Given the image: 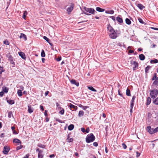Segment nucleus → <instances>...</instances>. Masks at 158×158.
<instances>
[{"instance_id": "nucleus-1", "label": "nucleus", "mask_w": 158, "mask_h": 158, "mask_svg": "<svg viewBox=\"0 0 158 158\" xmlns=\"http://www.w3.org/2000/svg\"><path fill=\"white\" fill-rule=\"evenodd\" d=\"M95 137L93 133L88 134L85 138V141L87 143H89L94 141Z\"/></svg>"}, {"instance_id": "nucleus-2", "label": "nucleus", "mask_w": 158, "mask_h": 158, "mask_svg": "<svg viewBox=\"0 0 158 158\" xmlns=\"http://www.w3.org/2000/svg\"><path fill=\"white\" fill-rule=\"evenodd\" d=\"M158 94V91L157 89H155L153 90H151L150 93L151 97L152 98H155Z\"/></svg>"}, {"instance_id": "nucleus-3", "label": "nucleus", "mask_w": 158, "mask_h": 158, "mask_svg": "<svg viewBox=\"0 0 158 158\" xmlns=\"http://www.w3.org/2000/svg\"><path fill=\"white\" fill-rule=\"evenodd\" d=\"M84 9L85 11L87 12H89L90 13L93 14L96 12L94 9L92 8H87L85 7H84Z\"/></svg>"}, {"instance_id": "nucleus-4", "label": "nucleus", "mask_w": 158, "mask_h": 158, "mask_svg": "<svg viewBox=\"0 0 158 158\" xmlns=\"http://www.w3.org/2000/svg\"><path fill=\"white\" fill-rule=\"evenodd\" d=\"M74 6V4L73 3H71L70 6L67 8V11L69 14L72 11L73 9Z\"/></svg>"}, {"instance_id": "nucleus-5", "label": "nucleus", "mask_w": 158, "mask_h": 158, "mask_svg": "<svg viewBox=\"0 0 158 158\" xmlns=\"http://www.w3.org/2000/svg\"><path fill=\"white\" fill-rule=\"evenodd\" d=\"M10 148L9 146H5L3 148V153L4 154L7 155L10 150Z\"/></svg>"}, {"instance_id": "nucleus-6", "label": "nucleus", "mask_w": 158, "mask_h": 158, "mask_svg": "<svg viewBox=\"0 0 158 158\" xmlns=\"http://www.w3.org/2000/svg\"><path fill=\"white\" fill-rule=\"evenodd\" d=\"M131 64H133V70H135L138 69V64L137 62L135 61H133L132 60H131Z\"/></svg>"}, {"instance_id": "nucleus-7", "label": "nucleus", "mask_w": 158, "mask_h": 158, "mask_svg": "<svg viewBox=\"0 0 158 158\" xmlns=\"http://www.w3.org/2000/svg\"><path fill=\"white\" fill-rule=\"evenodd\" d=\"M110 37L112 39H115L117 37V34L116 32L114 31V32H110L109 35Z\"/></svg>"}, {"instance_id": "nucleus-8", "label": "nucleus", "mask_w": 158, "mask_h": 158, "mask_svg": "<svg viewBox=\"0 0 158 158\" xmlns=\"http://www.w3.org/2000/svg\"><path fill=\"white\" fill-rule=\"evenodd\" d=\"M147 130L150 134L155 133L154 129L153 128H151V127L150 126H148L147 127Z\"/></svg>"}, {"instance_id": "nucleus-9", "label": "nucleus", "mask_w": 158, "mask_h": 158, "mask_svg": "<svg viewBox=\"0 0 158 158\" xmlns=\"http://www.w3.org/2000/svg\"><path fill=\"white\" fill-rule=\"evenodd\" d=\"M19 55L23 59L25 60L26 59V56L25 53L21 52H19Z\"/></svg>"}, {"instance_id": "nucleus-10", "label": "nucleus", "mask_w": 158, "mask_h": 158, "mask_svg": "<svg viewBox=\"0 0 158 158\" xmlns=\"http://www.w3.org/2000/svg\"><path fill=\"white\" fill-rule=\"evenodd\" d=\"M13 142L17 143L18 145L21 144L22 143V142L21 141L17 138H15L13 140Z\"/></svg>"}, {"instance_id": "nucleus-11", "label": "nucleus", "mask_w": 158, "mask_h": 158, "mask_svg": "<svg viewBox=\"0 0 158 158\" xmlns=\"http://www.w3.org/2000/svg\"><path fill=\"white\" fill-rule=\"evenodd\" d=\"M70 82L71 84L76 85L77 86H79V83L76 82L75 80L74 79H72L71 80Z\"/></svg>"}, {"instance_id": "nucleus-12", "label": "nucleus", "mask_w": 158, "mask_h": 158, "mask_svg": "<svg viewBox=\"0 0 158 158\" xmlns=\"http://www.w3.org/2000/svg\"><path fill=\"white\" fill-rule=\"evenodd\" d=\"M70 134H69L67 135V142L69 143L72 142L73 141V138H70Z\"/></svg>"}, {"instance_id": "nucleus-13", "label": "nucleus", "mask_w": 158, "mask_h": 158, "mask_svg": "<svg viewBox=\"0 0 158 158\" xmlns=\"http://www.w3.org/2000/svg\"><path fill=\"white\" fill-rule=\"evenodd\" d=\"M107 29L110 32H114V30L113 28V27L110 25H108L107 27Z\"/></svg>"}, {"instance_id": "nucleus-14", "label": "nucleus", "mask_w": 158, "mask_h": 158, "mask_svg": "<svg viewBox=\"0 0 158 158\" xmlns=\"http://www.w3.org/2000/svg\"><path fill=\"white\" fill-rule=\"evenodd\" d=\"M155 81L153 82L152 85V86H158V77L156 78V79H155Z\"/></svg>"}, {"instance_id": "nucleus-15", "label": "nucleus", "mask_w": 158, "mask_h": 158, "mask_svg": "<svg viewBox=\"0 0 158 158\" xmlns=\"http://www.w3.org/2000/svg\"><path fill=\"white\" fill-rule=\"evenodd\" d=\"M69 107L70 109L73 108L74 110H76L77 109V106H74L71 103H70Z\"/></svg>"}, {"instance_id": "nucleus-16", "label": "nucleus", "mask_w": 158, "mask_h": 158, "mask_svg": "<svg viewBox=\"0 0 158 158\" xmlns=\"http://www.w3.org/2000/svg\"><path fill=\"white\" fill-rule=\"evenodd\" d=\"M43 151L40 150L38 154V158H43L44 156V155L43 154Z\"/></svg>"}, {"instance_id": "nucleus-17", "label": "nucleus", "mask_w": 158, "mask_h": 158, "mask_svg": "<svg viewBox=\"0 0 158 158\" xmlns=\"http://www.w3.org/2000/svg\"><path fill=\"white\" fill-rule=\"evenodd\" d=\"M136 98L135 96H133L132 97V98L131 100V102L130 105L131 106H134V100Z\"/></svg>"}, {"instance_id": "nucleus-18", "label": "nucleus", "mask_w": 158, "mask_h": 158, "mask_svg": "<svg viewBox=\"0 0 158 158\" xmlns=\"http://www.w3.org/2000/svg\"><path fill=\"white\" fill-rule=\"evenodd\" d=\"M116 20L118 21V22L120 23H123V20L122 19L119 17V16H118L116 18Z\"/></svg>"}, {"instance_id": "nucleus-19", "label": "nucleus", "mask_w": 158, "mask_h": 158, "mask_svg": "<svg viewBox=\"0 0 158 158\" xmlns=\"http://www.w3.org/2000/svg\"><path fill=\"white\" fill-rule=\"evenodd\" d=\"M139 59L141 60H144L145 58V56L143 54H141L139 55Z\"/></svg>"}, {"instance_id": "nucleus-20", "label": "nucleus", "mask_w": 158, "mask_h": 158, "mask_svg": "<svg viewBox=\"0 0 158 158\" xmlns=\"http://www.w3.org/2000/svg\"><path fill=\"white\" fill-rule=\"evenodd\" d=\"M96 10L98 11L99 12H102L105 11V10L104 9L101 8L99 7H97L96 8Z\"/></svg>"}, {"instance_id": "nucleus-21", "label": "nucleus", "mask_w": 158, "mask_h": 158, "mask_svg": "<svg viewBox=\"0 0 158 158\" xmlns=\"http://www.w3.org/2000/svg\"><path fill=\"white\" fill-rule=\"evenodd\" d=\"M137 6L141 10H142L145 8V6L141 4H138Z\"/></svg>"}, {"instance_id": "nucleus-22", "label": "nucleus", "mask_w": 158, "mask_h": 158, "mask_svg": "<svg viewBox=\"0 0 158 158\" xmlns=\"http://www.w3.org/2000/svg\"><path fill=\"white\" fill-rule=\"evenodd\" d=\"M19 37L20 38H23L25 40H27L26 35L23 33H21Z\"/></svg>"}, {"instance_id": "nucleus-23", "label": "nucleus", "mask_w": 158, "mask_h": 158, "mask_svg": "<svg viewBox=\"0 0 158 158\" xmlns=\"http://www.w3.org/2000/svg\"><path fill=\"white\" fill-rule=\"evenodd\" d=\"M151 101V98L150 97H148L147 98L146 105L147 106L149 105L150 104Z\"/></svg>"}, {"instance_id": "nucleus-24", "label": "nucleus", "mask_w": 158, "mask_h": 158, "mask_svg": "<svg viewBox=\"0 0 158 158\" xmlns=\"http://www.w3.org/2000/svg\"><path fill=\"white\" fill-rule=\"evenodd\" d=\"M28 111L30 113H31L33 112L32 109H31V106L30 105H28Z\"/></svg>"}, {"instance_id": "nucleus-25", "label": "nucleus", "mask_w": 158, "mask_h": 158, "mask_svg": "<svg viewBox=\"0 0 158 158\" xmlns=\"http://www.w3.org/2000/svg\"><path fill=\"white\" fill-rule=\"evenodd\" d=\"M74 128V125L71 124L69 126V127H68V129L69 131H71Z\"/></svg>"}, {"instance_id": "nucleus-26", "label": "nucleus", "mask_w": 158, "mask_h": 158, "mask_svg": "<svg viewBox=\"0 0 158 158\" xmlns=\"http://www.w3.org/2000/svg\"><path fill=\"white\" fill-rule=\"evenodd\" d=\"M126 94L127 96H131L130 90L128 88L126 90Z\"/></svg>"}, {"instance_id": "nucleus-27", "label": "nucleus", "mask_w": 158, "mask_h": 158, "mask_svg": "<svg viewBox=\"0 0 158 158\" xmlns=\"http://www.w3.org/2000/svg\"><path fill=\"white\" fill-rule=\"evenodd\" d=\"M88 89L94 92H96L97 90L96 89H94L93 87L91 86H88Z\"/></svg>"}, {"instance_id": "nucleus-28", "label": "nucleus", "mask_w": 158, "mask_h": 158, "mask_svg": "<svg viewBox=\"0 0 158 158\" xmlns=\"http://www.w3.org/2000/svg\"><path fill=\"white\" fill-rule=\"evenodd\" d=\"M114 11L113 10H106L105 13L106 14H113L114 13Z\"/></svg>"}, {"instance_id": "nucleus-29", "label": "nucleus", "mask_w": 158, "mask_h": 158, "mask_svg": "<svg viewBox=\"0 0 158 158\" xmlns=\"http://www.w3.org/2000/svg\"><path fill=\"white\" fill-rule=\"evenodd\" d=\"M7 102L10 105H12L15 103L14 101L13 100H7Z\"/></svg>"}, {"instance_id": "nucleus-30", "label": "nucleus", "mask_w": 158, "mask_h": 158, "mask_svg": "<svg viewBox=\"0 0 158 158\" xmlns=\"http://www.w3.org/2000/svg\"><path fill=\"white\" fill-rule=\"evenodd\" d=\"M84 112L82 110L80 111L78 113V116L79 117L82 116L84 115Z\"/></svg>"}, {"instance_id": "nucleus-31", "label": "nucleus", "mask_w": 158, "mask_h": 158, "mask_svg": "<svg viewBox=\"0 0 158 158\" xmlns=\"http://www.w3.org/2000/svg\"><path fill=\"white\" fill-rule=\"evenodd\" d=\"M126 23L128 25H130L131 23V22L130 20L128 18H127L125 19Z\"/></svg>"}, {"instance_id": "nucleus-32", "label": "nucleus", "mask_w": 158, "mask_h": 158, "mask_svg": "<svg viewBox=\"0 0 158 158\" xmlns=\"http://www.w3.org/2000/svg\"><path fill=\"white\" fill-rule=\"evenodd\" d=\"M158 62V60L157 59H155L154 60H150V63L152 64L153 63H156Z\"/></svg>"}, {"instance_id": "nucleus-33", "label": "nucleus", "mask_w": 158, "mask_h": 158, "mask_svg": "<svg viewBox=\"0 0 158 158\" xmlns=\"http://www.w3.org/2000/svg\"><path fill=\"white\" fill-rule=\"evenodd\" d=\"M17 94L19 97H21L22 96V90L19 89L17 91Z\"/></svg>"}, {"instance_id": "nucleus-34", "label": "nucleus", "mask_w": 158, "mask_h": 158, "mask_svg": "<svg viewBox=\"0 0 158 158\" xmlns=\"http://www.w3.org/2000/svg\"><path fill=\"white\" fill-rule=\"evenodd\" d=\"M8 89L5 87V88L3 87L2 88V91H3L4 93H7L8 92Z\"/></svg>"}, {"instance_id": "nucleus-35", "label": "nucleus", "mask_w": 158, "mask_h": 158, "mask_svg": "<svg viewBox=\"0 0 158 158\" xmlns=\"http://www.w3.org/2000/svg\"><path fill=\"white\" fill-rule=\"evenodd\" d=\"M151 68V66L149 65H148L145 68V72L146 73H148V71Z\"/></svg>"}, {"instance_id": "nucleus-36", "label": "nucleus", "mask_w": 158, "mask_h": 158, "mask_svg": "<svg viewBox=\"0 0 158 158\" xmlns=\"http://www.w3.org/2000/svg\"><path fill=\"white\" fill-rule=\"evenodd\" d=\"M153 102L155 105H158V97L154 100Z\"/></svg>"}, {"instance_id": "nucleus-37", "label": "nucleus", "mask_w": 158, "mask_h": 158, "mask_svg": "<svg viewBox=\"0 0 158 158\" xmlns=\"http://www.w3.org/2000/svg\"><path fill=\"white\" fill-rule=\"evenodd\" d=\"M37 146L41 148H44L46 147V145L42 144L40 143H38V144L37 145Z\"/></svg>"}, {"instance_id": "nucleus-38", "label": "nucleus", "mask_w": 158, "mask_h": 158, "mask_svg": "<svg viewBox=\"0 0 158 158\" xmlns=\"http://www.w3.org/2000/svg\"><path fill=\"white\" fill-rule=\"evenodd\" d=\"M7 57H8V60L9 61H10V60H13V58L12 56L11 55H10L9 54L8 55H7Z\"/></svg>"}, {"instance_id": "nucleus-39", "label": "nucleus", "mask_w": 158, "mask_h": 158, "mask_svg": "<svg viewBox=\"0 0 158 158\" xmlns=\"http://www.w3.org/2000/svg\"><path fill=\"white\" fill-rule=\"evenodd\" d=\"M3 43L4 44L6 45H9L10 44V42L7 39L6 40L3 41Z\"/></svg>"}, {"instance_id": "nucleus-40", "label": "nucleus", "mask_w": 158, "mask_h": 158, "mask_svg": "<svg viewBox=\"0 0 158 158\" xmlns=\"http://www.w3.org/2000/svg\"><path fill=\"white\" fill-rule=\"evenodd\" d=\"M27 14V11H26V10L24 11V13H23V19H25V17H26V16Z\"/></svg>"}, {"instance_id": "nucleus-41", "label": "nucleus", "mask_w": 158, "mask_h": 158, "mask_svg": "<svg viewBox=\"0 0 158 158\" xmlns=\"http://www.w3.org/2000/svg\"><path fill=\"white\" fill-rule=\"evenodd\" d=\"M41 56L42 57H44L45 56L44 51L43 50H42L41 52Z\"/></svg>"}, {"instance_id": "nucleus-42", "label": "nucleus", "mask_w": 158, "mask_h": 158, "mask_svg": "<svg viewBox=\"0 0 158 158\" xmlns=\"http://www.w3.org/2000/svg\"><path fill=\"white\" fill-rule=\"evenodd\" d=\"M64 110L63 108H62V110L59 111V113L60 114L63 115L64 114Z\"/></svg>"}, {"instance_id": "nucleus-43", "label": "nucleus", "mask_w": 158, "mask_h": 158, "mask_svg": "<svg viewBox=\"0 0 158 158\" xmlns=\"http://www.w3.org/2000/svg\"><path fill=\"white\" fill-rule=\"evenodd\" d=\"M157 77V74L156 73H155L154 74V76L152 78V80H154L155 79H156Z\"/></svg>"}, {"instance_id": "nucleus-44", "label": "nucleus", "mask_w": 158, "mask_h": 158, "mask_svg": "<svg viewBox=\"0 0 158 158\" xmlns=\"http://www.w3.org/2000/svg\"><path fill=\"white\" fill-rule=\"evenodd\" d=\"M12 116H13L12 113L11 111H10L8 113V117L9 118H10Z\"/></svg>"}, {"instance_id": "nucleus-45", "label": "nucleus", "mask_w": 158, "mask_h": 158, "mask_svg": "<svg viewBox=\"0 0 158 158\" xmlns=\"http://www.w3.org/2000/svg\"><path fill=\"white\" fill-rule=\"evenodd\" d=\"M20 146H17L16 148V150H19L21 149L23 147V146L22 145H21V144H20Z\"/></svg>"}, {"instance_id": "nucleus-46", "label": "nucleus", "mask_w": 158, "mask_h": 158, "mask_svg": "<svg viewBox=\"0 0 158 158\" xmlns=\"http://www.w3.org/2000/svg\"><path fill=\"white\" fill-rule=\"evenodd\" d=\"M138 20H139V22L141 23L144 24V22L143 21V20L140 18H138Z\"/></svg>"}, {"instance_id": "nucleus-47", "label": "nucleus", "mask_w": 158, "mask_h": 158, "mask_svg": "<svg viewBox=\"0 0 158 158\" xmlns=\"http://www.w3.org/2000/svg\"><path fill=\"white\" fill-rule=\"evenodd\" d=\"M43 38L44 40H46L48 43H49V42L50 41L49 39L46 36H44L43 37Z\"/></svg>"}, {"instance_id": "nucleus-48", "label": "nucleus", "mask_w": 158, "mask_h": 158, "mask_svg": "<svg viewBox=\"0 0 158 158\" xmlns=\"http://www.w3.org/2000/svg\"><path fill=\"white\" fill-rule=\"evenodd\" d=\"M133 106H134L130 105V112L131 115L132 114V112H133L132 109H133Z\"/></svg>"}, {"instance_id": "nucleus-49", "label": "nucleus", "mask_w": 158, "mask_h": 158, "mask_svg": "<svg viewBox=\"0 0 158 158\" xmlns=\"http://www.w3.org/2000/svg\"><path fill=\"white\" fill-rule=\"evenodd\" d=\"M122 145L123 148L124 149H126L127 148V146L124 143H123Z\"/></svg>"}, {"instance_id": "nucleus-50", "label": "nucleus", "mask_w": 158, "mask_h": 158, "mask_svg": "<svg viewBox=\"0 0 158 158\" xmlns=\"http://www.w3.org/2000/svg\"><path fill=\"white\" fill-rule=\"evenodd\" d=\"M89 108V107L88 106H83V107L82 108V109L84 110H86L87 108Z\"/></svg>"}, {"instance_id": "nucleus-51", "label": "nucleus", "mask_w": 158, "mask_h": 158, "mask_svg": "<svg viewBox=\"0 0 158 158\" xmlns=\"http://www.w3.org/2000/svg\"><path fill=\"white\" fill-rule=\"evenodd\" d=\"M136 157L138 158L140 155V153L138 152H136Z\"/></svg>"}, {"instance_id": "nucleus-52", "label": "nucleus", "mask_w": 158, "mask_h": 158, "mask_svg": "<svg viewBox=\"0 0 158 158\" xmlns=\"http://www.w3.org/2000/svg\"><path fill=\"white\" fill-rule=\"evenodd\" d=\"M0 71H1L3 72L5 71V70L4 69L3 67L0 66Z\"/></svg>"}, {"instance_id": "nucleus-53", "label": "nucleus", "mask_w": 158, "mask_h": 158, "mask_svg": "<svg viewBox=\"0 0 158 158\" xmlns=\"http://www.w3.org/2000/svg\"><path fill=\"white\" fill-rule=\"evenodd\" d=\"M118 94L121 97L123 98V95L122 94L120 93V90L119 89L118 91Z\"/></svg>"}, {"instance_id": "nucleus-54", "label": "nucleus", "mask_w": 158, "mask_h": 158, "mask_svg": "<svg viewBox=\"0 0 158 158\" xmlns=\"http://www.w3.org/2000/svg\"><path fill=\"white\" fill-rule=\"evenodd\" d=\"M61 60V56L59 57L56 59V60L58 61H60Z\"/></svg>"}, {"instance_id": "nucleus-55", "label": "nucleus", "mask_w": 158, "mask_h": 158, "mask_svg": "<svg viewBox=\"0 0 158 158\" xmlns=\"http://www.w3.org/2000/svg\"><path fill=\"white\" fill-rule=\"evenodd\" d=\"M9 61L10 62V64H12L14 65H15V62H14L13 60H10Z\"/></svg>"}, {"instance_id": "nucleus-56", "label": "nucleus", "mask_w": 158, "mask_h": 158, "mask_svg": "<svg viewBox=\"0 0 158 158\" xmlns=\"http://www.w3.org/2000/svg\"><path fill=\"white\" fill-rule=\"evenodd\" d=\"M93 145L96 147L98 146V143L96 142H94L93 143Z\"/></svg>"}, {"instance_id": "nucleus-57", "label": "nucleus", "mask_w": 158, "mask_h": 158, "mask_svg": "<svg viewBox=\"0 0 158 158\" xmlns=\"http://www.w3.org/2000/svg\"><path fill=\"white\" fill-rule=\"evenodd\" d=\"M156 117H155L156 121L158 122V113L156 114Z\"/></svg>"}, {"instance_id": "nucleus-58", "label": "nucleus", "mask_w": 158, "mask_h": 158, "mask_svg": "<svg viewBox=\"0 0 158 158\" xmlns=\"http://www.w3.org/2000/svg\"><path fill=\"white\" fill-rule=\"evenodd\" d=\"M89 127H88L85 130V132H86L87 133H88L89 132Z\"/></svg>"}, {"instance_id": "nucleus-59", "label": "nucleus", "mask_w": 158, "mask_h": 158, "mask_svg": "<svg viewBox=\"0 0 158 158\" xmlns=\"http://www.w3.org/2000/svg\"><path fill=\"white\" fill-rule=\"evenodd\" d=\"M4 94V92L3 91H1L0 92V96L2 97Z\"/></svg>"}, {"instance_id": "nucleus-60", "label": "nucleus", "mask_w": 158, "mask_h": 158, "mask_svg": "<svg viewBox=\"0 0 158 158\" xmlns=\"http://www.w3.org/2000/svg\"><path fill=\"white\" fill-rule=\"evenodd\" d=\"M56 121H57L60 123H62V121L61 120H60V119H59V118H56Z\"/></svg>"}, {"instance_id": "nucleus-61", "label": "nucleus", "mask_w": 158, "mask_h": 158, "mask_svg": "<svg viewBox=\"0 0 158 158\" xmlns=\"http://www.w3.org/2000/svg\"><path fill=\"white\" fill-rule=\"evenodd\" d=\"M81 131L83 132L84 133V132H85V129L84 128H83V127L81 128Z\"/></svg>"}, {"instance_id": "nucleus-62", "label": "nucleus", "mask_w": 158, "mask_h": 158, "mask_svg": "<svg viewBox=\"0 0 158 158\" xmlns=\"http://www.w3.org/2000/svg\"><path fill=\"white\" fill-rule=\"evenodd\" d=\"M40 109L42 111H44V109L43 106H42L40 105Z\"/></svg>"}, {"instance_id": "nucleus-63", "label": "nucleus", "mask_w": 158, "mask_h": 158, "mask_svg": "<svg viewBox=\"0 0 158 158\" xmlns=\"http://www.w3.org/2000/svg\"><path fill=\"white\" fill-rule=\"evenodd\" d=\"M148 116L149 118H151V117L152 116V114L150 113H148Z\"/></svg>"}, {"instance_id": "nucleus-64", "label": "nucleus", "mask_w": 158, "mask_h": 158, "mask_svg": "<svg viewBox=\"0 0 158 158\" xmlns=\"http://www.w3.org/2000/svg\"><path fill=\"white\" fill-rule=\"evenodd\" d=\"M110 18H111L113 21H115V17H114V16H110Z\"/></svg>"}]
</instances>
